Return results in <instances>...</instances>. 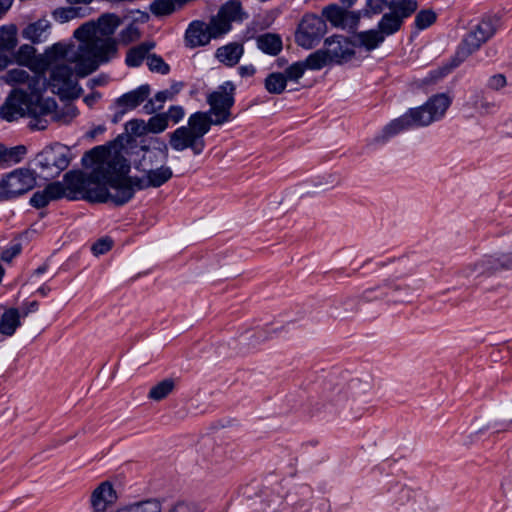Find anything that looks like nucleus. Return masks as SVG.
<instances>
[{
	"label": "nucleus",
	"mask_w": 512,
	"mask_h": 512,
	"mask_svg": "<svg viewBox=\"0 0 512 512\" xmlns=\"http://www.w3.org/2000/svg\"><path fill=\"white\" fill-rule=\"evenodd\" d=\"M141 156L136 163V169L142 176H128L130 163L122 153L97 146L87 152L86 158L95 162V176L105 182L85 178L79 173H70L67 179L77 191H85V197L97 203L112 202L124 205L130 201L137 190L159 188L172 177L173 171L167 165L168 146L155 140L150 145L140 147Z\"/></svg>",
	"instance_id": "obj_1"
},
{
	"label": "nucleus",
	"mask_w": 512,
	"mask_h": 512,
	"mask_svg": "<svg viewBox=\"0 0 512 512\" xmlns=\"http://www.w3.org/2000/svg\"><path fill=\"white\" fill-rule=\"evenodd\" d=\"M120 24L121 19L116 14H103L97 22H86L74 31V37L80 42L78 46L56 43L51 46L47 57L60 55L75 62L78 76L86 77L116 53V43L111 35Z\"/></svg>",
	"instance_id": "obj_2"
},
{
	"label": "nucleus",
	"mask_w": 512,
	"mask_h": 512,
	"mask_svg": "<svg viewBox=\"0 0 512 512\" xmlns=\"http://www.w3.org/2000/svg\"><path fill=\"white\" fill-rule=\"evenodd\" d=\"M235 86L227 81L207 96L208 112H195L188 118V125L178 127L169 134V145L175 151L191 149L200 155L205 148L203 139L211 125H222L230 120L234 104Z\"/></svg>",
	"instance_id": "obj_3"
},
{
	"label": "nucleus",
	"mask_w": 512,
	"mask_h": 512,
	"mask_svg": "<svg viewBox=\"0 0 512 512\" xmlns=\"http://www.w3.org/2000/svg\"><path fill=\"white\" fill-rule=\"evenodd\" d=\"M247 18L239 0H228L213 16L208 24L202 21H193L185 33L187 47L196 48L209 44L211 39L219 38L228 33L232 23L241 22Z\"/></svg>",
	"instance_id": "obj_4"
},
{
	"label": "nucleus",
	"mask_w": 512,
	"mask_h": 512,
	"mask_svg": "<svg viewBox=\"0 0 512 512\" xmlns=\"http://www.w3.org/2000/svg\"><path fill=\"white\" fill-rule=\"evenodd\" d=\"M50 48L38 60V68L41 73L47 69L50 70L46 86H49L52 92L61 98H78L82 89L76 79V77H79L76 63L60 55L48 58L47 53Z\"/></svg>",
	"instance_id": "obj_5"
},
{
	"label": "nucleus",
	"mask_w": 512,
	"mask_h": 512,
	"mask_svg": "<svg viewBox=\"0 0 512 512\" xmlns=\"http://www.w3.org/2000/svg\"><path fill=\"white\" fill-rule=\"evenodd\" d=\"M46 89V80L37 77L29 84L28 117L31 118L29 127L34 130H44L48 126L46 117L52 114L57 104L53 98H43L41 92Z\"/></svg>",
	"instance_id": "obj_6"
},
{
	"label": "nucleus",
	"mask_w": 512,
	"mask_h": 512,
	"mask_svg": "<svg viewBox=\"0 0 512 512\" xmlns=\"http://www.w3.org/2000/svg\"><path fill=\"white\" fill-rule=\"evenodd\" d=\"M497 28L498 20L496 18H483L478 24L473 26L463 38L457 51L458 57L461 60H464L477 51L484 43L495 35Z\"/></svg>",
	"instance_id": "obj_7"
},
{
	"label": "nucleus",
	"mask_w": 512,
	"mask_h": 512,
	"mask_svg": "<svg viewBox=\"0 0 512 512\" xmlns=\"http://www.w3.org/2000/svg\"><path fill=\"white\" fill-rule=\"evenodd\" d=\"M69 150L60 144L44 148L35 157V166L45 174L46 177H56L70 164Z\"/></svg>",
	"instance_id": "obj_8"
},
{
	"label": "nucleus",
	"mask_w": 512,
	"mask_h": 512,
	"mask_svg": "<svg viewBox=\"0 0 512 512\" xmlns=\"http://www.w3.org/2000/svg\"><path fill=\"white\" fill-rule=\"evenodd\" d=\"M411 296L410 287L398 280L387 279L382 284L363 291L361 298L367 302L385 300L388 304L405 302Z\"/></svg>",
	"instance_id": "obj_9"
},
{
	"label": "nucleus",
	"mask_w": 512,
	"mask_h": 512,
	"mask_svg": "<svg viewBox=\"0 0 512 512\" xmlns=\"http://www.w3.org/2000/svg\"><path fill=\"white\" fill-rule=\"evenodd\" d=\"M452 99L446 93H439L430 97L423 105L411 108L416 125L426 127L440 121L450 107Z\"/></svg>",
	"instance_id": "obj_10"
},
{
	"label": "nucleus",
	"mask_w": 512,
	"mask_h": 512,
	"mask_svg": "<svg viewBox=\"0 0 512 512\" xmlns=\"http://www.w3.org/2000/svg\"><path fill=\"white\" fill-rule=\"evenodd\" d=\"M36 185L34 173L27 169H16L0 180V199L9 200L27 193Z\"/></svg>",
	"instance_id": "obj_11"
},
{
	"label": "nucleus",
	"mask_w": 512,
	"mask_h": 512,
	"mask_svg": "<svg viewBox=\"0 0 512 512\" xmlns=\"http://www.w3.org/2000/svg\"><path fill=\"white\" fill-rule=\"evenodd\" d=\"M86 155H87V153L83 157V163L85 165H88V161H90V163L92 164L91 172L90 173H85L83 171H69V172H67L64 175V179H63L64 183H61V182L57 181V182H53V183L48 184L45 187L44 190H45V192H46L50 202L54 201V200L61 199L63 197H67L69 199L81 198V199H85V200H87L89 202H93L92 200H90V199L85 197V195H86L85 191H77L74 188H72L71 185H70L71 184L70 180L67 179V176L70 173H79V174L83 175L87 179H91L93 181L97 180L102 185H105L104 181H101L100 179H98V177L96 178V176H95V162H93L92 159L89 158V157L86 158V160H85Z\"/></svg>",
	"instance_id": "obj_12"
},
{
	"label": "nucleus",
	"mask_w": 512,
	"mask_h": 512,
	"mask_svg": "<svg viewBox=\"0 0 512 512\" xmlns=\"http://www.w3.org/2000/svg\"><path fill=\"white\" fill-rule=\"evenodd\" d=\"M327 31V25L320 16L305 15L296 33V42L305 49L315 46Z\"/></svg>",
	"instance_id": "obj_13"
},
{
	"label": "nucleus",
	"mask_w": 512,
	"mask_h": 512,
	"mask_svg": "<svg viewBox=\"0 0 512 512\" xmlns=\"http://www.w3.org/2000/svg\"><path fill=\"white\" fill-rule=\"evenodd\" d=\"M28 92L14 90L1 107L0 115L3 119L12 122L19 117H28Z\"/></svg>",
	"instance_id": "obj_14"
},
{
	"label": "nucleus",
	"mask_w": 512,
	"mask_h": 512,
	"mask_svg": "<svg viewBox=\"0 0 512 512\" xmlns=\"http://www.w3.org/2000/svg\"><path fill=\"white\" fill-rule=\"evenodd\" d=\"M118 499L113 484L109 481L101 482L91 493L90 507L92 512H106Z\"/></svg>",
	"instance_id": "obj_15"
},
{
	"label": "nucleus",
	"mask_w": 512,
	"mask_h": 512,
	"mask_svg": "<svg viewBox=\"0 0 512 512\" xmlns=\"http://www.w3.org/2000/svg\"><path fill=\"white\" fill-rule=\"evenodd\" d=\"M496 273L492 255H484L481 258L468 263L458 271V276L468 281L481 277H488Z\"/></svg>",
	"instance_id": "obj_16"
},
{
	"label": "nucleus",
	"mask_w": 512,
	"mask_h": 512,
	"mask_svg": "<svg viewBox=\"0 0 512 512\" xmlns=\"http://www.w3.org/2000/svg\"><path fill=\"white\" fill-rule=\"evenodd\" d=\"M325 45V51L331 62L341 64L350 60L354 55L350 42L342 36L327 38Z\"/></svg>",
	"instance_id": "obj_17"
},
{
	"label": "nucleus",
	"mask_w": 512,
	"mask_h": 512,
	"mask_svg": "<svg viewBox=\"0 0 512 512\" xmlns=\"http://www.w3.org/2000/svg\"><path fill=\"white\" fill-rule=\"evenodd\" d=\"M150 93V86L143 84L117 98L114 102V108L119 109L120 116H123L127 111L133 110L143 103Z\"/></svg>",
	"instance_id": "obj_18"
},
{
	"label": "nucleus",
	"mask_w": 512,
	"mask_h": 512,
	"mask_svg": "<svg viewBox=\"0 0 512 512\" xmlns=\"http://www.w3.org/2000/svg\"><path fill=\"white\" fill-rule=\"evenodd\" d=\"M418 127L412 109H409L405 114L392 120L382 130L377 139L386 141L389 138L399 134L400 132Z\"/></svg>",
	"instance_id": "obj_19"
},
{
	"label": "nucleus",
	"mask_w": 512,
	"mask_h": 512,
	"mask_svg": "<svg viewBox=\"0 0 512 512\" xmlns=\"http://www.w3.org/2000/svg\"><path fill=\"white\" fill-rule=\"evenodd\" d=\"M313 491L309 486L302 485L287 497L292 512H310Z\"/></svg>",
	"instance_id": "obj_20"
},
{
	"label": "nucleus",
	"mask_w": 512,
	"mask_h": 512,
	"mask_svg": "<svg viewBox=\"0 0 512 512\" xmlns=\"http://www.w3.org/2000/svg\"><path fill=\"white\" fill-rule=\"evenodd\" d=\"M51 24L47 19H39L28 24L22 31V36L32 43L38 44L47 41L50 35Z\"/></svg>",
	"instance_id": "obj_21"
},
{
	"label": "nucleus",
	"mask_w": 512,
	"mask_h": 512,
	"mask_svg": "<svg viewBox=\"0 0 512 512\" xmlns=\"http://www.w3.org/2000/svg\"><path fill=\"white\" fill-rule=\"evenodd\" d=\"M322 13L334 26H344L349 18L353 19L354 22H357L360 18L359 13L347 12L337 5L325 7Z\"/></svg>",
	"instance_id": "obj_22"
},
{
	"label": "nucleus",
	"mask_w": 512,
	"mask_h": 512,
	"mask_svg": "<svg viewBox=\"0 0 512 512\" xmlns=\"http://www.w3.org/2000/svg\"><path fill=\"white\" fill-rule=\"evenodd\" d=\"M373 383L370 377L354 378L347 384V393L354 400H364L372 392Z\"/></svg>",
	"instance_id": "obj_23"
},
{
	"label": "nucleus",
	"mask_w": 512,
	"mask_h": 512,
	"mask_svg": "<svg viewBox=\"0 0 512 512\" xmlns=\"http://www.w3.org/2000/svg\"><path fill=\"white\" fill-rule=\"evenodd\" d=\"M243 46L238 43H229L216 51V58L227 66L236 65L243 55Z\"/></svg>",
	"instance_id": "obj_24"
},
{
	"label": "nucleus",
	"mask_w": 512,
	"mask_h": 512,
	"mask_svg": "<svg viewBox=\"0 0 512 512\" xmlns=\"http://www.w3.org/2000/svg\"><path fill=\"white\" fill-rule=\"evenodd\" d=\"M386 7L391 14L397 16L403 23L404 19L417 10L418 4L416 0H388Z\"/></svg>",
	"instance_id": "obj_25"
},
{
	"label": "nucleus",
	"mask_w": 512,
	"mask_h": 512,
	"mask_svg": "<svg viewBox=\"0 0 512 512\" xmlns=\"http://www.w3.org/2000/svg\"><path fill=\"white\" fill-rule=\"evenodd\" d=\"M20 324L19 310L10 308L0 318V333L4 336H12Z\"/></svg>",
	"instance_id": "obj_26"
},
{
	"label": "nucleus",
	"mask_w": 512,
	"mask_h": 512,
	"mask_svg": "<svg viewBox=\"0 0 512 512\" xmlns=\"http://www.w3.org/2000/svg\"><path fill=\"white\" fill-rule=\"evenodd\" d=\"M17 45V28L15 25H3L0 27V54L11 52Z\"/></svg>",
	"instance_id": "obj_27"
},
{
	"label": "nucleus",
	"mask_w": 512,
	"mask_h": 512,
	"mask_svg": "<svg viewBox=\"0 0 512 512\" xmlns=\"http://www.w3.org/2000/svg\"><path fill=\"white\" fill-rule=\"evenodd\" d=\"M153 48L154 43L144 42L129 49L126 56V64L130 67H138L148 56L149 51Z\"/></svg>",
	"instance_id": "obj_28"
},
{
	"label": "nucleus",
	"mask_w": 512,
	"mask_h": 512,
	"mask_svg": "<svg viewBox=\"0 0 512 512\" xmlns=\"http://www.w3.org/2000/svg\"><path fill=\"white\" fill-rule=\"evenodd\" d=\"M258 48L266 54L277 55L282 49V40L275 34H264L257 38Z\"/></svg>",
	"instance_id": "obj_29"
},
{
	"label": "nucleus",
	"mask_w": 512,
	"mask_h": 512,
	"mask_svg": "<svg viewBox=\"0 0 512 512\" xmlns=\"http://www.w3.org/2000/svg\"><path fill=\"white\" fill-rule=\"evenodd\" d=\"M356 39L367 50L377 48L385 40L378 28L360 32L356 35Z\"/></svg>",
	"instance_id": "obj_30"
},
{
	"label": "nucleus",
	"mask_w": 512,
	"mask_h": 512,
	"mask_svg": "<svg viewBox=\"0 0 512 512\" xmlns=\"http://www.w3.org/2000/svg\"><path fill=\"white\" fill-rule=\"evenodd\" d=\"M402 22L400 19L391 14L390 12L385 13L378 23V29L383 34L384 38L390 36L400 30Z\"/></svg>",
	"instance_id": "obj_31"
},
{
	"label": "nucleus",
	"mask_w": 512,
	"mask_h": 512,
	"mask_svg": "<svg viewBox=\"0 0 512 512\" xmlns=\"http://www.w3.org/2000/svg\"><path fill=\"white\" fill-rule=\"evenodd\" d=\"M175 388V381L171 378L164 379L151 387L148 398L153 401L165 399Z\"/></svg>",
	"instance_id": "obj_32"
},
{
	"label": "nucleus",
	"mask_w": 512,
	"mask_h": 512,
	"mask_svg": "<svg viewBox=\"0 0 512 512\" xmlns=\"http://www.w3.org/2000/svg\"><path fill=\"white\" fill-rule=\"evenodd\" d=\"M37 77H42L45 80L44 73H41V72L35 73L31 77L30 74L26 70H24L22 68H15V69L10 70L7 73L6 79H7L8 83H11V84L27 83V86L29 87V84L31 83V81ZM26 92L29 93V88L27 89Z\"/></svg>",
	"instance_id": "obj_33"
},
{
	"label": "nucleus",
	"mask_w": 512,
	"mask_h": 512,
	"mask_svg": "<svg viewBox=\"0 0 512 512\" xmlns=\"http://www.w3.org/2000/svg\"><path fill=\"white\" fill-rule=\"evenodd\" d=\"M303 62L306 66V69L320 70L326 65H328L331 61L326 51L320 49L310 54Z\"/></svg>",
	"instance_id": "obj_34"
},
{
	"label": "nucleus",
	"mask_w": 512,
	"mask_h": 512,
	"mask_svg": "<svg viewBox=\"0 0 512 512\" xmlns=\"http://www.w3.org/2000/svg\"><path fill=\"white\" fill-rule=\"evenodd\" d=\"M286 77L283 73H271L265 79V88L269 93L280 94L286 88Z\"/></svg>",
	"instance_id": "obj_35"
},
{
	"label": "nucleus",
	"mask_w": 512,
	"mask_h": 512,
	"mask_svg": "<svg viewBox=\"0 0 512 512\" xmlns=\"http://www.w3.org/2000/svg\"><path fill=\"white\" fill-rule=\"evenodd\" d=\"M82 11V8L62 7L55 9L52 13V16L55 21L59 23H66L72 19L84 16Z\"/></svg>",
	"instance_id": "obj_36"
},
{
	"label": "nucleus",
	"mask_w": 512,
	"mask_h": 512,
	"mask_svg": "<svg viewBox=\"0 0 512 512\" xmlns=\"http://www.w3.org/2000/svg\"><path fill=\"white\" fill-rule=\"evenodd\" d=\"M182 88L183 84L181 82H175L169 88L157 92L154 95L155 101L163 108L165 102L174 100Z\"/></svg>",
	"instance_id": "obj_37"
},
{
	"label": "nucleus",
	"mask_w": 512,
	"mask_h": 512,
	"mask_svg": "<svg viewBox=\"0 0 512 512\" xmlns=\"http://www.w3.org/2000/svg\"><path fill=\"white\" fill-rule=\"evenodd\" d=\"M35 48L29 44H23L19 47L15 54V60L20 65L30 66L34 56H35Z\"/></svg>",
	"instance_id": "obj_38"
},
{
	"label": "nucleus",
	"mask_w": 512,
	"mask_h": 512,
	"mask_svg": "<svg viewBox=\"0 0 512 512\" xmlns=\"http://www.w3.org/2000/svg\"><path fill=\"white\" fill-rule=\"evenodd\" d=\"M491 255L496 272L512 269V250Z\"/></svg>",
	"instance_id": "obj_39"
},
{
	"label": "nucleus",
	"mask_w": 512,
	"mask_h": 512,
	"mask_svg": "<svg viewBox=\"0 0 512 512\" xmlns=\"http://www.w3.org/2000/svg\"><path fill=\"white\" fill-rule=\"evenodd\" d=\"M149 133L159 134L165 131L168 127L166 118L162 113H157L147 121Z\"/></svg>",
	"instance_id": "obj_40"
},
{
	"label": "nucleus",
	"mask_w": 512,
	"mask_h": 512,
	"mask_svg": "<svg viewBox=\"0 0 512 512\" xmlns=\"http://www.w3.org/2000/svg\"><path fill=\"white\" fill-rule=\"evenodd\" d=\"M436 21V13L433 10H421L415 17V25L418 29L423 30L432 25Z\"/></svg>",
	"instance_id": "obj_41"
},
{
	"label": "nucleus",
	"mask_w": 512,
	"mask_h": 512,
	"mask_svg": "<svg viewBox=\"0 0 512 512\" xmlns=\"http://www.w3.org/2000/svg\"><path fill=\"white\" fill-rule=\"evenodd\" d=\"M306 70L304 62L298 61L287 67L283 75L286 77V81H298Z\"/></svg>",
	"instance_id": "obj_42"
},
{
	"label": "nucleus",
	"mask_w": 512,
	"mask_h": 512,
	"mask_svg": "<svg viewBox=\"0 0 512 512\" xmlns=\"http://www.w3.org/2000/svg\"><path fill=\"white\" fill-rule=\"evenodd\" d=\"M147 65L151 71L160 73L162 75L167 74L170 70L169 65L166 64L164 60L156 54L147 56Z\"/></svg>",
	"instance_id": "obj_43"
},
{
	"label": "nucleus",
	"mask_w": 512,
	"mask_h": 512,
	"mask_svg": "<svg viewBox=\"0 0 512 512\" xmlns=\"http://www.w3.org/2000/svg\"><path fill=\"white\" fill-rule=\"evenodd\" d=\"M150 10L157 16L168 15L174 10V3L172 0H156L151 4Z\"/></svg>",
	"instance_id": "obj_44"
},
{
	"label": "nucleus",
	"mask_w": 512,
	"mask_h": 512,
	"mask_svg": "<svg viewBox=\"0 0 512 512\" xmlns=\"http://www.w3.org/2000/svg\"><path fill=\"white\" fill-rule=\"evenodd\" d=\"M27 149L24 145H18L11 148L5 146V163H18L26 154Z\"/></svg>",
	"instance_id": "obj_45"
},
{
	"label": "nucleus",
	"mask_w": 512,
	"mask_h": 512,
	"mask_svg": "<svg viewBox=\"0 0 512 512\" xmlns=\"http://www.w3.org/2000/svg\"><path fill=\"white\" fill-rule=\"evenodd\" d=\"M218 448L221 450V446L216 444V442L210 438H205L201 441L199 446V452L202 454L203 458L207 461L213 459L212 452H214Z\"/></svg>",
	"instance_id": "obj_46"
},
{
	"label": "nucleus",
	"mask_w": 512,
	"mask_h": 512,
	"mask_svg": "<svg viewBox=\"0 0 512 512\" xmlns=\"http://www.w3.org/2000/svg\"><path fill=\"white\" fill-rule=\"evenodd\" d=\"M167 123L171 121L173 124L179 123L185 116V110L180 105L170 106L166 112H163Z\"/></svg>",
	"instance_id": "obj_47"
},
{
	"label": "nucleus",
	"mask_w": 512,
	"mask_h": 512,
	"mask_svg": "<svg viewBox=\"0 0 512 512\" xmlns=\"http://www.w3.org/2000/svg\"><path fill=\"white\" fill-rule=\"evenodd\" d=\"M164 512H199L195 504L187 501H176L169 505Z\"/></svg>",
	"instance_id": "obj_48"
},
{
	"label": "nucleus",
	"mask_w": 512,
	"mask_h": 512,
	"mask_svg": "<svg viewBox=\"0 0 512 512\" xmlns=\"http://www.w3.org/2000/svg\"><path fill=\"white\" fill-rule=\"evenodd\" d=\"M140 37L139 29L136 25L130 24L119 34L120 41L124 44H129L136 41Z\"/></svg>",
	"instance_id": "obj_49"
},
{
	"label": "nucleus",
	"mask_w": 512,
	"mask_h": 512,
	"mask_svg": "<svg viewBox=\"0 0 512 512\" xmlns=\"http://www.w3.org/2000/svg\"><path fill=\"white\" fill-rule=\"evenodd\" d=\"M126 129L136 136H142L149 133L147 122L141 119H134L129 121L126 124Z\"/></svg>",
	"instance_id": "obj_50"
},
{
	"label": "nucleus",
	"mask_w": 512,
	"mask_h": 512,
	"mask_svg": "<svg viewBox=\"0 0 512 512\" xmlns=\"http://www.w3.org/2000/svg\"><path fill=\"white\" fill-rule=\"evenodd\" d=\"M112 243L113 241L110 238H102L92 245L91 250L95 256H99L108 252L112 247Z\"/></svg>",
	"instance_id": "obj_51"
},
{
	"label": "nucleus",
	"mask_w": 512,
	"mask_h": 512,
	"mask_svg": "<svg viewBox=\"0 0 512 512\" xmlns=\"http://www.w3.org/2000/svg\"><path fill=\"white\" fill-rule=\"evenodd\" d=\"M452 70V67L449 65H445L442 67H439L435 70H432L429 72L427 78L425 79L426 83H433L438 81L439 79L443 78L444 76L448 75Z\"/></svg>",
	"instance_id": "obj_52"
},
{
	"label": "nucleus",
	"mask_w": 512,
	"mask_h": 512,
	"mask_svg": "<svg viewBox=\"0 0 512 512\" xmlns=\"http://www.w3.org/2000/svg\"><path fill=\"white\" fill-rule=\"evenodd\" d=\"M387 1L388 0H366L365 14H380L384 7H386Z\"/></svg>",
	"instance_id": "obj_53"
},
{
	"label": "nucleus",
	"mask_w": 512,
	"mask_h": 512,
	"mask_svg": "<svg viewBox=\"0 0 512 512\" xmlns=\"http://www.w3.org/2000/svg\"><path fill=\"white\" fill-rule=\"evenodd\" d=\"M50 203L45 190L35 192L30 198V204L35 208H43Z\"/></svg>",
	"instance_id": "obj_54"
},
{
	"label": "nucleus",
	"mask_w": 512,
	"mask_h": 512,
	"mask_svg": "<svg viewBox=\"0 0 512 512\" xmlns=\"http://www.w3.org/2000/svg\"><path fill=\"white\" fill-rule=\"evenodd\" d=\"M474 107L480 114H490L495 109V104L485 99H478L474 102Z\"/></svg>",
	"instance_id": "obj_55"
},
{
	"label": "nucleus",
	"mask_w": 512,
	"mask_h": 512,
	"mask_svg": "<svg viewBox=\"0 0 512 512\" xmlns=\"http://www.w3.org/2000/svg\"><path fill=\"white\" fill-rule=\"evenodd\" d=\"M506 85V78L503 74H496L489 78L487 86L492 90H499Z\"/></svg>",
	"instance_id": "obj_56"
},
{
	"label": "nucleus",
	"mask_w": 512,
	"mask_h": 512,
	"mask_svg": "<svg viewBox=\"0 0 512 512\" xmlns=\"http://www.w3.org/2000/svg\"><path fill=\"white\" fill-rule=\"evenodd\" d=\"M162 109L161 105L155 101V97L149 99L143 106V111L145 114H153Z\"/></svg>",
	"instance_id": "obj_57"
},
{
	"label": "nucleus",
	"mask_w": 512,
	"mask_h": 512,
	"mask_svg": "<svg viewBox=\"0 0 512 512\" xmlns=\"http://www.w3.org/2000/svg\"><path fill=\"white\" fill-rule=\"evenodd\" d=\"M38 310V302L37 301H32L30 302L29 304L23 306L19 312H20V318L21 317H26L28 316L30 313H33V312H36Z\"/></svg>",
	"instance_id": "obj_58"
},
{
	"label": "nucleus",
	"mask_w": 512,
	"mask_h": 512,
	"mask_svg": "<svg viewBox=\"0 0 512 512\" xmlns=\"http://www.w3.org/2000/svg\"><path fill=\"white\" fill-rule=\"evenodd\" d=\"M106 83H107L106 76H98V77L90 79L87 84L91 89H93L96 86H103Z\"/></svg>",
	"instance_id": "obj_59"
},
{
	"label": "nucleus",
	"mask_w": 512,
	"mask_h": 512,
	"mask_svg": "<svg viewBox=\"0 0 512 512\" xmlns=\"http://www.w3.org/2000/svg\"><path fill=\"white\" fill-rule=\"evenodd\" d=\"M256 69L253 65H244L239 67V74L242 77H251L254 75Z\"/></svg>",
	"instance_id": "obj_60"
},
{
	"label": "nucleus",
	"mask_w": 512,
	"mask_h": 512,
	"mask_svg": "<svg viewBox=\"0 0 512 512\" xmlns=\"http://www.w3.org/2000/svg\"><path fill=\"white\" fill-rule=\"evenodd\" d=\"M101 98V94L99 92H93L90 95H87L84 98V101L87 105L92 106Z\"/></svg>",
	"instance_id": "obj_61"
},
{
	"label": "nucleus",
	"mask_w": 512,
	"mask_h": 512,
	"mask_svg": "<svg viewBox=\"0 0 512 512\" xmlns=\"http://www.w3.org/2000/svg\"><path fill=\"white\" fill-rule=\"evenodd\" d=\"M225 451L223 447H221V450L219 451L218 448L214 452H212L213 459H210L209 462L219 463L224 458Z\"/></svg>",
	"instance_id": "obj_62"
},
{
	"label": "nucleus",
	"mask_w": 512,
	"mask_h": 512,
	"mask_svg": "<svg viewBox=\"0 0 512 512\" xmlns=\"http://www.w3.org/2000/svg\"><path fill=\"white\" fill-rule=\"evenodd\" d=\"M12 0H0V18L10 9Z\"/></svg>",
	"instance_id": "obj_63"
},
{
	"label": "nucleus",
	"mask_w": 512,
	"mask_h": 512,
	"mask_svg": "<svg viewBox=\"0 0 512 512\" xmlns=\"http://www.w3.org/2000/svg\"><path fill=\"white\" fill-rule=\"evenodd\" d=\"M11 63V59L6 54H0V71L4 70Z\"/></svg>",
	"instance_id": "obj_64"
}]
</instances>
